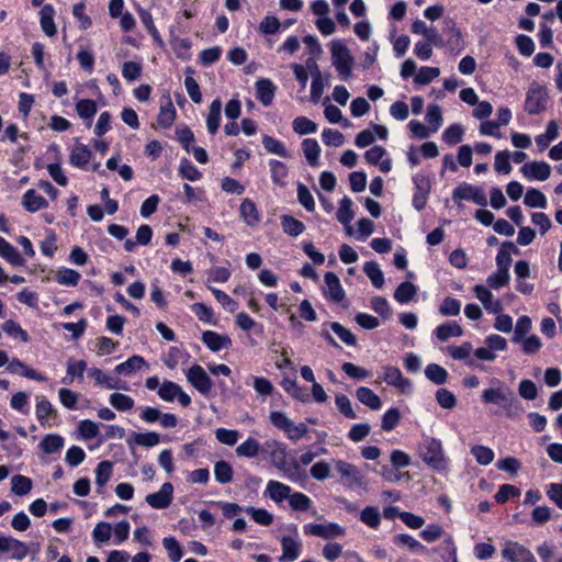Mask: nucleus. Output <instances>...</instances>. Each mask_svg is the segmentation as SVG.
<instances>
[{"label":"nucleus","mask_w":562,"mask_h":562,"mask_svg":"<svg viewBox=\"0 0 562 562\" xmlns=\"http://www.w3.org/2000/svg\"><path fill=\"white\" fill-rule=\"evenodd\" d=\"M158 395L161 400L172 402L178 398L179 403L183 407H188L191 404V397L175 382L165 381L158 387Z\"/></svg>","instance_id":"10"},{"label":"nucleus","mask_w":562,"mask_h":562,"mask_svg":"<svg viewBox=\"0 0 562 562\" xmlns=\"http://www.w3.org/2000/svg\"><path fill=\"white\" fill-rule=\"evenodd\" d=\"M508 248H514V244L510 241H506L502 245L497 256H496V266L497 269L508 271L512 265V256Z\"/></svg>","instance_id":"60"},{"label":"nucleus","mask_w":562,"mask_h":562,"mask_svg":"<svg viewBox=\"0 0 562 562\" xmlns=\"http://www.w3.org/2000/svg\"><path fill=\"white\" fill-rule=\"evenodd\" d=\"M11 485V491L19 496L26 495L33 487L32 480L20 474L12 476Z\"/></svg>","instance_id":"46"},{"label":"nucleus","mask_w":562,"mask_h":562,"mask_svg":"<svg viewBox=\"0 0 562 562\" xmlns=\"http://www.w3.org/2000/svg\"><path fill=\"white\" fill-rule=\"evenodd\" d=\"M0 552L8 553L11 559L21 561L29 554V546L10 536H0Z\"/></svg>","instance_id":"13"},{"label":"nucleus","mask_w":562,"mask_h":562,"mask_svg":"<svg viewBox=\"0 0 562 562\" xmlns=\"http://www.w3.org/2000/svg\"><path fill=\"white\" fill-rule=\"evenodd\" d=\"M418 452L423 461L431 469L438 472H443L448 469L449 459L445 456L440 440L425 437L419 443Z\"/></svg>","instance_id":"2"},{"label":"nucleus","mask_w":562,"mask_h":562,"mask_svg":"<svg viewBox=\"0 0 562 562\" xmlns=\"http://www.w3.org/2000/svg\"><path fill=\"white\" fill-rule=\"evenodd\" d=\"M324 80L322 74L316 64H314V70L312 71V83H311V99L313 102H317L323 94Z\"/></svg>","instance_id":"52"},{"label":"nucleus","mask_w":562,"mask_h":562,"mask_svg":"<svg viewBox=\"0 0 562 562\" xmlns=\"http://www.w3.org/2000/svg\"><path fill=\"white\" fill-rule=\"evenodd\" d=\"M266 493L273 502L281 503L290 498L292 488L279 481L271 480L267 484Z\"/></svg>","instance_id":"26"},{"label":"nucleus","mask_w":562,"mask_h":562,"mask_svg":"<svg viewBox=\"0 0 562 562\" xmlns=\"http://www.w3.org/2000/svg\"><path fill=\"white\" fill-rule=\"evenodd\" d=\"M293 131L299 135L312 134L317 131V124L306 116H297L294 119Z\"/></svg>","instance_id":"54"},{"label":"nucleus","mask_w":562,"mask_h":562,"mask_svg":"<svg viewBox=\"0 0 562 562\" xmlns=\"http://www.w3.org/2000/svg\"><path fill=\"white\" fill-rule=\"evenodd\" d=\"M276 87L269 79H260L256 82V95L257 99L265 105L268 106L272 103L274 98Z\"/></svg>","instance_id":"27"},{"label":"nucleus","mask_w":562,"mask_h":562,"mask_svg":"<svg viewBox=\"0 0 562 562\" xmlns=\"http://www.w3.org/2000/svg\"><path fill=\"white\" fill-rule=\"evenodd\" d=\"M559 135L558 124L554 121H550L547 125L546 133L536 137V144L540 150H544L549 144L554 140Z\"/></svg>","instance_id":"43"},{"label":"nucleus","mask_w":562,"mask_h":562,"mask_svg":"<svg viewBox=\"0 0 562 562\" xmlns=\"http://www.w3.org/2000/svg\"><path fill=\"white\" fill-rule=\"evenodd\" d=\"M501 554L508 562H537L532 552L517 541H505Z\"/></svg>","instance_id":"7"},{"label":"nucleus","mask_w":562,"mask_h":562,"mask_svg":"<svg viewBox=\"0 0 562 562\" xmlns=\"http://www.w3.org/2000/svg\"><path fill=\"white\" fill-rule=\"evenodd\" d=\"M239 215L248 226H256L260 222V215L256 204L245 199L239 206Z\"/></svg>","instance_id":"28"},{"label":"nucleus","mask_w":562,"mask_h":562,"mask_svg":"<svg viewBox=\"0 0 562 562\" xmlns=\"http://www.w3.org/2000/svg\"><path fill=\"white\" fill-rule=\"evenodd\" d=\"M88 376L92 379L98 386H103L108 390H126L125 383H122L119 379L105 373L99 368H89Z\"/></svg>","instance_id":"16"},{"label":"nucleus","mask_w":562,"mask_h":562,"mask_svg":"<svg viewBox=\"0 0 562 562\" xmlns=\"http://www.w3.org/2000/svg\"><path fill=\"white\" fill-rule=\"evenodd\" d=\"M132 438L140 447H155L160 442V435L155 431L135 432Z\"/></svg>","instance_id":"56"},{"label":"nucleus","mask_w":562,"mask_h":562,"mask_svg":"<svg viewBox=\"0 0 562 562\" xmlns=\"http://www.w3.org/2000/svg\"><path fill=\"white\" fill-rule=\"evenodd\" d=\"M146 364L145 359L140 356H132L126 361L117 364L114 372L119 375H132L135 371L142 369Z\"/></svg>","instance_id":"31"},{"label":"nucleus","mask_w":562,"mask_h":562,"mask_svg":"<svg viewBox=\"0 0 562 562\" xmlns=\"http://www.w3.org/2000/svg\"><path fill=\"white\" fill-rule=\"evenodd\" d=\"M330 50L333 66L337 70L340 79L347 81L352 75L353 57L349 49L338 42L333 43Z\"/></svg>","instance_id":"4"},{"label":"nucleus","mask_w":562,"mask_h":562,"mask_svg":"<svg viewBox=\"0 0 562 562\" xmlns=\"http://www.w3.org/2000/svg\"><path fill=\"white\" fill-rule=\"evenodd\" d=\"M382 370V379L387 385L398 389L402 393H407L412 390V382L403 376L397 367L385 366Z\"/></svg>","instance_id":"14"},{"label":"nucleus","mask_w":562,"mask_h":562,"mask_svg":"<svg viewBox=\"0 0 562 562\" xmlns=\"http://www.w3.org/2000/svg\"><path fill=\"white\" fill-rule=\"evenodd\" d=\"M65 445V439L57 434H48L43 437L40 448L47 454L58 452Z\"/></svg>","instance_id":"35"},{"label":"nucleus","mask_w":562,"mask_h":562,"mask_svg":"<svg viewBox=\"0 0 562 562\" xmlns=\"http://www.w3.org/2000/svg\"><path fill=\"white\" fill-rule=\"evenodd\" d=\"M425 375L426 378L435 383L436 385H442L448 381V371L437 364V363H430L425 369Z\"/></svg>","instance_id":"40"},{"label":"nucleus","mask_w":562,"mask_h":562,"mask_svg":"<svg viewBox=\"0 0 562 562\" xmlns=\"http://www.w3.org/2000/svg\"><path fill=\"white\" fill-rule=\"evenodd\" d=\"M41 27L47 36H54L56 34L54 9L49 4L44 5L41 10Z\"/></svg>","instance_id":"39"},{"label":"nucleus","mask_w":562,"mask_h":562,"mask_svg":"<svg viewBox=\"0 0 562 562\" xmlns=\"http://www.w3.org/2000/svg\"><path fill=\"white\" fill-rule=\"evenodd\" d=\"M355 213L352 211V201L348 196H344L339 202V209L337 211V220L341 224L347 226V233L351 234V227L349 223L353 220Z\"/></svg>","instance_id":"32"},{"label":"nucleus","mask_w":562,"mask_h":562,"mask_svg":"<svg viewBox=\"0 0 562 562\" xmlns=\"http://www.w3.org/2000/svg\"><path fill=\"white\" fill-rule=\"evenodd\" d=\"M497 387L485 389L482 392V401L485 404L497 405L508 418H516L524 413L521 403L510 390L502 381H496Z\"/></svg>","instance_id":"1"},{"label":"nucleus","mask_w":562,"mask_h":562,"mask_svg":"<svg viewBox=\"0 0 562 562\" xmlns=\"http://www.w3.org/2000/svg\"><path fill=\"white\" fill-rule=\"evenodd\" d=\"M187 379L194 389L204 395L209 394L212 390L213 383L210 376L199 364L192 366L187 371Z\"/></svg>","instance_id":"11"},{"label":"nucleus","mask_w":562,"mask_h":562,"mask_svg":"<svg viewBox=\"0 0 562 562\" xmlns=\"http://www.w3.org/2000/svg\"><path fill=\"white\" fill-rule=\"evenodd\" d=\"M520 171L528 180L546 181L551 175V167L546 161H532L525 164Z\"/></svg>","instance_id":"17"},{"label":"nucleus","mask_w":562,"mask_h":562,"mask_svg":"<svg viewBox=\"0 0 562 562\" xmlns=\"http://www.w3.org/2000/svg\"><path fill=\"white\" fill-rule=\"evenodd\" d=\"M137 12H138L142 23L144 24L146 30L149 32V34L153 36L155 42H157L158 44H161L162 41H161V37L159 35L157 27L155 26L151 13L143 8H138Z\"/></svg>","instance_id":"51"},{"label":"nucleus","mask_w":562,"mask_h":562,"mask_svg":"<svg viewBox=\"0 0 562 562\" xmlns=\"http://www.w3.org/2000/svg\"><path fill=\"white\" fill-rule=\"evenodd\" d=\"M463 133L464 131L460 124H452L445 130L442 139L450 146L456 145L462 140Z\"/></svg>","instance_id":"64"},{"label":"nucleus","mask_w":562,"mask_h":562,"mask_svg":"<svg viewBox=\"0 0 562 562\" xmlns=\"http://www.w3.org/2000/svg\"><path fill=\"white\" fill-rule=\"evenodd\" d=\"M334 464L344 486L347 488H364L367 486L366 474L358 467L344 460H335Z\"/></svg>","instance_id":"3"},{"label":"nucleus","mask_w":562,"mask_h":562,"mask_svg":"<svg viewBox=\"0 0 562 562\" xmlns=\"http://www.w3.org/2000/svg\"><path fill=\"white\" fill-rule=\"evenodd\" d=\"M548 92L539 82H531L528 87L525 101V110L529 114H538L547 109Z\"/></svg>","instance_id":"5"},{"label":"nucleus","mask_w":562,"mask_h":562,"mask_svg":"<svg viewBox=\"0 0 562 562\" xmlns=\"http://www.w3.org/2000/svg\"><path fill=\"white\" fill-rule=\"evenodd\" d=\"M173 496V486L171 483H164L156 493L146 496L147 504L155 509H165L171 502Z\"/></svg>","instance_id":"15"},{"label":"nucleus","mask_w":562,"mask_h":562,"mask_svg":"<svg viewBox=\"0 0 562 562\" xmlns=\"http://www.w3.org/2000/svg\"><path fill=\"white\" fill-rule=\"evenodd\" d=\"M262 451L270 456L271 462L277 469L284 471L289 480L295 481L294 472L285 469L286 451L281 442L267 440L262 446Z\"/></svg>","instance_id":"6"},{"label":"nucleus","mask_w":562,"mask_h":562,"mask_svg":"<svg viewBox=\"0 0 562 562\" xmlns=\"http://www.w3.org/2000/svg\"><path fill=\"white\" fill-rule=\"evenodd\" d=\"M22 205L29 212H37L42 209H46L48 203L42 195L36 193L35 190L30 189L23 194Z\"/></svg>","instance_id":"29"},{"label":"nucleus","mask_w":562,"mask_h":562,"mask_svg":"<svg viewBox=\"0 0 562 562\" xmlns=\"http://www.w3.org/2000/svg\"><path fill=\"white\" fill-rule=\"evenodd\" d=\"M289 504L293 510L305 512L311 508L312 499L301 492H295L291 493Z\"/></svg>","instance_id":"63"},{"label":"nucleus","mask_w":562,"mask_h":562,"mask_svg":"<svg viewBox=\"0 0 562 562\" xmlns=\"http://www.w3.org/2000/svg\"><path fill=\"white\" fill-rule=\"evenodd\" d=\"M0 256L14 267H23L25 259L21 254L3 237L0 236Z\"/></svg>","instance_id":"24"},{"label":"nucleus","mask_w":562,"mask_h":562,"mask_svg":"<svg viewBox=\"0 0 562 562\" xmlns=\"http://www.w3.org/2000/svg\"><path fill=\"white\" fill-rule=\"evenodd\" d=\"M302 149L304 153V156L307 160V162L311 166H317L318 165V158L321 154V147L316 139L314 138H306L302 142Z\"/></svg>","instance_id":"38"},{"label":"nucleus","mask_w":562,"mask_h":562,"mask_svg":"<svg viewBox=\"0 0 562 562\" xmlns=\"http://www.w3.org/2000/svg\"><path fill=\"white\" fill-rule=\"evenodd\" d=\"M259 451H260L259 442L251 437L246 439L243 443H240L236 448L237 456L249 458V459L257 457Z\"/></svg>","instance_id":"49"},{"label":"nucleus","mask_w":562,"mask_h":562,"mask_svg":"<svg viewBox=\"0 0 562 562\" xmlns=\"http://www.w3.org/2000/svg\"><path fill=\"white\" fill-rule=\"evenodd\" d=\"M357 400L369 407L370 409L378 411L382 406L381 398L369 387L360 386L356 391Z\"/></svg>","instance_id":"30"},{"label":"nucleus","mask_w":562,"mask_h":562,"mask_svg":"<svg viewBox=\"0 0 562 562\" xmlns=\"http://www.w3.org/2000/svg\"><path fill=\"white\" fill-rule=\"evenodd\" d=\"M35 413H36L37 420L40 422V424L42 426L47 425L49 422V418L56 414L50 402L48 400H46L45 397H40V396H37Z\"/></svg>","instance_id":"36"},{"label":"nucleus","mask_w":562,"mask_h":562,"mask_svg":"<svg viewBox=\"0 0 562 562\" xmlns=\"http://www.w3.org/2000/svg\"><path fill=\"white\" fill-rule=\"evenodd\" d=\"M453 199L472 201L481 206H486L487 204V199L484 191L481 188L474 187L467 182L459 184L454 189Z\"/></svg>","instance_id":"12"},{"label":"nucleus","mask_w":562,"mask_h":562,"mask_svg":"<svg viewBox=\"0 0 562 562\" xmlns=\"http://www.w3.org/2000/svg\"><path fill=\"white\" fill-rule=\"evenodd\" d=\"M524 203L529 207L546 209L547 198L538 189L531 188L526 192Z\"/></svg>","instance_id":"50"},{"label":"nucleus","mask_w":562,"mask_h":562,"mask_svg":"<svg viewBox=\"0 0 562 562\" xmlns=\"http://www.w3.org/2000/svg\"><path fill=\"white\" fill-rule=\"evenodd\" d=\"M8 370L11 373L19 374L21 376H25L31 380H35L38 382H45L46 376L37 372L36 370L27 367L25 363H23L19 359H13L8 363Z\"/></svg>","instance_id":"23"},{"label":"nucleus","mask_w":562,"mask_h":562,"mask_svg":"<svg viewBox=\"0 0 562 562\" xmlns=\"http://www.w3.org/2000/svg\"><path fill=\"white\" fill-rule=\"evenodd\" d=\"M281 385H282L283 390L286 393L291 394L293 397H295L302 402H305L308 400V394H307L306 389L299 386V384L296 383L295 380L283 379Z\"/></svg>","instance_id":"57"},{"label":"nucleus","mask_w":562,"mask_h":562,"mask_svg":"<svg viewBox=\"0 0 562 562\" xmlns=\"http://www.w3.org/2000/svg\"><path fill=\"white\" fill-rule=\"evenodd\" d=\"M474 293L477 300L483 304L484 308L491 314H499L503 311L501 301L495 300L492 292L484 285L474 286Z\"/></svg>","instance_id":"19"},{"label":"nucleus","mask_w":562,"mask_h":562,"mask_svg":"<svg viewBox=\"0 0 562 562\" xmlns=\"http://www.w3.org/2000/svg\"><path fill=\"white\" fill-rule=\"evenodd\" d=\"M416 293H417V288L413 283L403 282L396 288V290L394 292V299L400 304H406L413 300V297L416 295Z\"/></svg>","instance_id":"45"},{"label":"nucleus","mask_w":562,"mask_h":562,"mask_svg":"<svg viewBox=\"0 0 562 562\" xmlns=\"http://www.w3.org/2000/svg\"><path fill=\"white\" fill-rule=\"evenodd\" d=\"M110 404L117 411L126 412L134 407V400L124 393H112L109 397Z\"/></svg>","instance_id":"48"},{"label":"nucleus","mask_w":562,"mask_h":562,"mask_svg":"<svg viewBox=\"0 0 562 562\" xmlns=\"http://www.w3.org/2000/svg\"><path fill=\"white\" fill-rule=\"evenodd\" d=\"M281 227L285 234H288L292 237H297L305 229L304 223L294 218L291 215H282L281 216Z\"/></svg>","instance_id":"37"},{"label":"nucleus","mask_w":562,"mask_h":562,"mask_svg":"<svg viewBox=\"0 0 562 562\" xmlns=\"http://www.w3.org/2000/svg\"><path fill=\"white\" fill-rule=\"evenodd\" d=\"M76 111L82 120H91L97 113V104L93 100L83 99L76 103Z\"/></svg>","instance_id":"61"},{"label":"nucleus","mask_w":562,"mask_h":562,"mask_svg":"<svg viewBox=\"0 0 562 562\" xmlns=\"http://www.w3.org/2000/svg\"><path fill=\"white\" fill-rule=\"evenodd\" d=\"M214 475L218 483H229L233 480V469L228 462L218 461L214 465Z\"/></svg>","instance_id":"58"},{"label":"nucleus","mask_w":562,"mask_h":562,"mask_svg":"<svg viewBox=\"0 0 562 562\" xmlns=\"http://www.w3.org/2000/svg\"><path fill=\"white\" fill-rule=\"evenodd\" d=\"M164 548L168 552V557L172 562H179L183 555V550L180 543L173 537H166L162 540Z\"/></svg>","instance_id":"55"},{"label":"nucleus","mask_w":562,"mask_h":562,"mask_svg":"<svg viewBox=\"0 0 562 562\" xmlns=\"http://www.w3.org/2000/svg\"><path fill=\"white\" fill-rule=\"evenodd\" d=\"M364 159L368 164L379 166L384 173L391 171L392 160L387 157L386 150L382 146H373L364 153Z\"/></svg>","instance_id":"18"},{"label":"nucleus","mask_w":562,"mask_h":562,"mask_svg":"<svg viewBox=\"0 0 562 562\" xmlns=\"http://www.w3.org/2000/svg\"><path fill=\"white\" fill-rule=\"evenodd\" d=\"M113 463L111 461H102L95 469V483L98 486L103 487L111 479Z\"/></svg>","instance_id":"59"},{"label":"nucleus","mask_w":562,"mask_h":562,"mask_svg":"<svg viewBox=\"0 0 562 562\" xmlns=\"http://www.w3.org/2000/svg\"><path fill=\"white\" fill-rule=\"evenodd\" d=\"M221 111L222 102L220 99L213 100L209 109V115L206 119V127L209 133L215 134L221 124Z\"/></svg>","instance_id":"33"},{"label":"nucleus","mask_w":562,"mask_h":562,"mask_svg":"<svg viewBox=\"0 0 562 562\" xmlns=\"http://www.w3.org/2000/svg\"><path fill=\"white\" fill-rule=\"evenodd\" d=\"M202 341L214 352L228 349L232 346V340L227 335H221L212 330H206L202 334Z\"/></svg>","instance_id":"21"},{"label":"nucleus","mask_w":562,"mask_h":562,"mask_svg":"<svg viewBox=\"0 0 562 562\" xmlns=\"http://www.w3.org/2000/svg\"><path fill=\"white\" fill-rule=\"evenodd\" d=\"M440 75L438 67H422L416 74L414 81L417 85L426 86Z\"/></svg>","instance_id":"62"},{"label":"nucleus","mask_w":562,"mask_h":562,"mask_svg":"<svg viewBox=\"0 0 562 562\" xmlns=\"http://www.w3.org/2000/svg\"><path fill=\"white\" fill-rule=\"evenodd\" d=\"M91 156L92 153L88 146L77 142L70 150L69 161L75 167L83 168L90 161Z\"/></svg>","instance_id":"25"},{"label":"nucleus","mask_w":562,"mask_h":562,"mask_svg":"<svg viewBox=\"0 0 562 562\" xmlns=\"http://www.w3.org/2000/svg\"><path fill=\"white\" fill-rule=\"evenodd\" d=\"M435 334L438 340L446 341L451 337L462 336L463 330L456 322H446L436 328Z\"/></svg>","instance_id":"34"},{"label":"nucleus","mask_w":562,"mask_h":562,"mask_svg":"<svg viewBox=\"0 0 562 562\" xmlns=\"http://www.w3.org/2000/svg\"><path fill=\"white\" fill-rule=\"evenodd\" d=\"M324 294L333 302H340L345 297V291L340 284L339 278L334 272H326L324 277Z\"/></svg>","instance_id":"20"},{"label":"nucleus","mask_w":562,"mask_h":562,"mask_svg":"<svg viewBox=\"0 0 562 562\" xmlns=\"http://www.w3.org/2000/svg\"><path fill=\"white\" fill-rule=\"evenodd\" d=\"M415 192L413 195V205L417 211L425 207L427 203L428 193L430 190L429 181L425 178H414Z\"/></svg>","instance_id":"22"},{"label":"nucleus","mask_w":562,"mask_h":562,"mask_svg":"<svg viewBox=\"0 0 562 562\" xmlns=\"http://www.w3.org/2000/svg\"><path fill=\"white\" fill-rule=\"evenodd\" d=\"M393 542L403 548H407L412 552H424L426 550L425 546L422 544L418 540L413 538L406 533L395 535L393 537Z\"/></svg>","instance_id":"44"},{"label":"nucleus","mask_w":562,"mask_h":562,"mask_svg":"<svg viewBox=\"0 0 562 562\" xmlns=\"http://www.w3.org/2000/svg\"><path fill=\"white\" fill-rule=\"evenodd\" d=\"M56 281L65 286H76L80 280V273L74 269L61 268L55 272Z\"/></svg>","instance_id":"41"},{"label":"nucleus","mask_w":562,"mask_h":562,"mask_svg":"<svg viewBox=\"0 0 562 562\" xmlns=\"http://www.w3.org/2000/svg\"><path fill=\"white\" fill-rule=\"evenodd\" d=\"M295 537L282 536L280 538L282 554L279 558L280 562H294L301 555L302 542L297 537V528L293 527Z\"/></svg>","instance_id":"9"},{"label":"nucleus","mask_w":562,"mask_h":562,"mask_svg":"<svg viewBox=\"0 0 562 562\" xmlns=\"http://www.w3.org/2000/svg\"><path fill=\"white\" fill-rule=\"evenodd\" d=\"M303 531L305 535L329 540L344 536L345 528L337 522L306 524L303 527Z\"/></svg>","instance_id":"8"},{"label":"nucleus","mask_w":562,"mask_h":562,"mask_svg":"<svg viewBox=\"0 0 562 562\" xmlns=\"http://www.w3.org/2000/svg\"><path fill=\"white\" fill-rule=\"evenodd\" d=\"M471 454L481 465H488L494 460V452L486 446L476 445L471 448Z\"/></svg>","instance_id":"53"},{"label":"nucleus","mask_w":562,"mask_h":562,"mask_svg":"<svg viewBox=\"0 0 562 562\" xmlns=\"http://www.w3.org/2000/svg\"><path fill=\"white\" fill-rule=\"evenodd\" d=\"M363 271L375 288L381 289L383 286L384 274L375 261L366 262Z\"/></svg>","instance_id":"42"},{"label":"nucleus","mask_w":562,"mask_h":562,"mask_svg":"<svg viewBox=\"0 0 562 562\" xmlns=\"http://www.w3.org/2000/svg\"><path fill=\"white\" fill-rule=\"evenodd\" d=\"M262 145L265 149L270 154H274L283 158L289 157V151L286 150L283 143L279 139H276L269 135H265L262 137Z\"/></svg>","instance_id":"47"}]
</instances>
